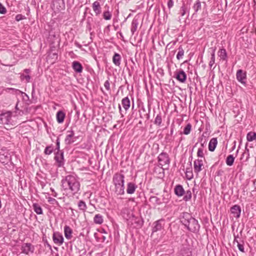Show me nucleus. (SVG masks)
I'll list each match as a JSON object with an SVG mask.
<instances>
[{"label": "nucleus", "mask_w": 256, "mask_h": 256, "mask_svg": "<svg viewBox=\"0 0 256 256\" xmlns=\"http://www.w3.org/2000/svg\"><path fill=\"white\" fill-rule=\"evenodd\" d=\"M61 183L62 190L72 194H77L80 190V183L78 178L74 176H67L62 180Z\"/></svg>", "instance_id": "1"}, {"label": "nucleus", "mask_w": 256, "mask_h": 256, "mask_svg": "<svg viewBox=\"0 0 256 256\" xmlns=\"http://www.w3.org/2000/svg\"><path fill=\"white\" fill-rule=\"evenodd\" d=\"M181 222L188 230L192 232H197L200 230V226L198 221L188 213L184 214Z\"/></svg>", "instance_id": "2"}, {"label": "nucleus", "mask_w": 256, "mask_h": 256, "mask_svg": "<svg viewBox=\"0 0 256 256\" xmlns=\"http://www.w3.org/2000/svg\"><path fill=\"white\" fill-rule=\"evenodd\" d=\"M22 253L28 255L30 253L32 254L34 250V247L30 243H24L21 247Z\"/></svg>", "instance_id": "3"}, {"label": "nucleus", "mask_w": 256, "mask_h": 256, "mask_svg": "<svg viewBox=\"0 0 256 256\" xmlns=\"http://www.w3.org/2000/svg\"><path fill=\"white\" fill-rule=\"evenodd\" d=\"M114 184H124V176L120 173L115 174L112 178Z\"/></svg>", "instance_id": "4"}, {"label": "nucleus", "mask_w": 256, "mask_h": 256, "mask_svg": "<svg viewBox=\"0 0 256 256\" xmlns=\"http://www.w3.org/2000/svg\"><path fill=\"white\" fill-rule=\"evenodd\" d=\"M52 240L54 244L60 246L63 244L64 238L62 234L59 232H54L52 234Z\"/></svg>", "instance_id": "5"}, {"label": "nucleus", "mask_w": 256, "mask_h": 256, "mask_svg": "<svg viewBox=\"0 0 256 256\" xmlns=\"http://www.w3.org/2000/svg\"><path fill=\"white\" fill-rule=\"evenodd\" d=\"M0 120L4 124H12V114L8 112L0 115Z\"/></svg>", "instance_id": "6"}, {"label": "nucleus", "mask_w": 256, "mask_h": 256, "mask_svg": "<svg viewBox=\"0 0 256 256\" xmlns=\"http://www.w3.org/2000/svg\"><path fill=\"white\" fill-rule=\"evenodd\" d=\"M158 162L162 166L168 164L170 160L168 154L166 152H162L158 156Z\"/></svg>", "instance_id": "7"}, {"label": "nucleus", "mask_w": 256, "mask_h": 256, "mask_svg": "<svg viewBox=\"0 0 256 256\" xmlns=\"http://www.w3.org/2000/svg\"><path fill=\"white\" fill-rule=\"evenodd\" d=\"M54 159L57 162L58 167L64 166V152H58L54 156Z\"/></svg>", "instance_id": "8"}, {"label": "nucleus", "mask_w": 256, "mask_h": 256, "mask_svg": "<svg viewBox=\"0 0 256 256\" xmlns=\"http://www.w3.org/2000/svg\"><path fill=\"white\" fill-rule=\"evenodd\" d=\"M236 78L238 82L242 84H246V72L242 70H238L236 72Z\"/></svg>", "instance_id": "9"}, {"label": "nucleus", "mask_w": 256, "mask_h": 256, "mask_svg": "<svg viewBox=\"0 0 256 256\" xmlns=\"http://www.w3.org/2000/svg\"><path fill=\"white\" fill-rule=\"evenodd\" d=\"M203 162L202 160H196L194 162V168L195 172L198 174L202 170L203 166Z\"/></svg>", "instance_id": "10"}, {"label": "nucleus", "mask_w": 256, "mask_h": 256, "mask_svg": "<svg viewBox=\"0 0 256 256\" xmlns=\"http://www.w3.org/2000/svg\"><path fill=\"white\" fill-rule=\"evenodd\" d=\"M74 134L73 130L67 132V134L64 140V142L66 144H70L74 142Z\"/></svg>", "instance_id": "11"}, {"label": "nucleus", "mask_w": 256, "mask_h": 256, "mask_svg": "<svg viewBox=\"0 0 256 256\" xmlns=\"http://www.w3.org/2000/svg\"><path fill=\"white\" fill-rule=\"evenodd\" d=\"M176 78L181 82H184L186 78V74L183 70L176 72Z\"/></svg>", "instance_id": "12"}, {"label": "nucleus", "mask_w": 256, "mask_h": 256, "mask_svg": "<svg viewBox=\"0 0 256 256\" xmlns=\"http://www.w3.org/2000/svg\"><path fill=\"white\" fill-rule=\"evenodd\" d=\"M230 211L234 216L236 218H238L240 216L241 212V209L239 206L234 205L230 208Z\"/></svg>", "instance_id": "13"}, {"label": "nucleus", "mask_w": 256, "mask_h": 256, "mask_svg": "<svg viewBox=\"0 0 256 256\" xmlns=\"http://www.w3.org/2000/svg\"><path fill=\"white\" fill-rule=\"evenodd\" d=\"M92 8L96 16H98L101 13L102 8L98 1H95L92 4Z\"/></svg>", "instance_id": "14"}, {"label": "nucleus", "mask_w": 256, "mask_h": 256, "mask_svg": "<svg viewBox=\"0 0 256 256\" xmlns=\"http://www.w3.org/2000/svg\"><path fill=\"white\" fill-rule=\"evenodd\" d=\"M114 192L117 195H122L124 194V184H114Z\"/></svg>", "instance_id": "15"}, {"label": "nucleus", "mask_w": 256, "mask_h": 256, "mask_svg": "<svg viewBox=\"0 0 256 256\" xmlns=\"http://www.w3.org/2000/svg\"><path fill=\"white\" fill-rule=\"evenodd\" d=\"M137 186L133 182H128L127 184L126 192L128 194H132L136 191Z\"/></svg>", "instance_id": "16"}, {"label": "nucleus", "mask_w": 256, "mask_h": 256, "mask_svg": "<svg viewBox=\"0 0 256 256\" xmlns=\"http://www.w3.org/2000/svg\"><path fill=\"white\" fill-rule=\"evenodd\" d=\"M174 193L178 196H183L184 193V189L182 185H176L174 188Z\"/></svg>", "instance_id": "17"}, {"label": "nucleus", "mask_w": 256, "mask_h": 256, "mask_svg": "<svg viewBox=\"0 0 256 256\" xmlns=\"http://www.w3.org/2000/svg\"><path fill=\"white\" fill-rule=\"evenodd\" d=\"M72 230L69 226H66L64 227V233L66 238L68 240L71 239L72 238Z\"/></svg>", "instance_id": "18"}, {"label": "nucleus", "mask_w": 256, "mask_h": 256, "mask_svg": "<svg viewBox=\"0 0 256 256\" xmlns=\"http://www.w3.org/2000/svg\"><path fill=\"white\" fill-rule=\"evenodd\" d=\"M10 160V156L8 152L2 154V155H0V162L2 163L6 164Z\"/></svg>", "instance_id": "19"}, {"label": "nucleus", "mask_w": 256, "mask_h": 256, "mask_svg": "<svg viewBox=\"0 0 256 256\" xmlns=\"http://www.w3.org/2000/svg\"><path fill=\"white\" fill-rule=\"evenodd\" d=\"M218 144L216 138H212L210 140L208 144V150L210 151L213 152L215 150Z\"/></svg>", "instance_id": "20"}, {"label": "nucleus", "mask_w": 256, "mask_h": 256, "mask_svg": "<svg viewBox=\"0 0 256 256\" xmlns=\"http://www.w3.org/2000/svg\"><path fill=\"white\" fill-rule=\"evenodd\" d=\"M65 116H66V114L65 113L62 111V110H59L57 112V114H56V120H57V122H58V123H62L64 122V119L65 118Z\"/></svg>", "instance_id": "21"}, {"label": "nucleus", "mask_w": 256, "mask_h": 256, "mask_svg": "<svg viewBox=\"0 0 256 256\" xmlns=\"http://www.w3.org/2000/svg\"><path fill=\"white\" fill-rule=\"evenodd\" d=\"M138 25V20L136 18H134L132 22L130 30L132 35H134V32H136Z\"/></svg>", "instance_id": "22"}, {"label": "nucleus", "mask_w": 256, "mask_h": 256, "mask_svg": "<svg viewBox=\"0 0 256 256\" xmlns=\"http://www.w3.org/2000/svg\"><path fill=\"white\" fill-rule=\"evenodd\" d=\"M73 69L77 72H81L82 70V64L78 62L74 61L72 64Z\"/></svg>", "instance_id": "23"}, {"label": "nucleus", "mask_w": 256, "mask_h": 256, "mask_svg": "<svg viewBox=\"0 0 256 256\" xmlns=\"http://www.w3.org/2000/svg\"><path fill=\"white\" fill-rule=\"evenodd\" d=\"M122 104L126 110H127L130 106V100L128 97L124 98L122 100Z\"/></svg>", "instance_id": "24"}, {"label": "nucleus", "mask_w": 256, "mask_h": 256, "mask_svg": "<svg viewBox=\"0 0 256 256\" xmlns=\"http://www.w3.org/2000/svg\"><path fill=\"white\" fill-rule=\"evenodd\" d=\"M120 56L118 53H115L112 58V61L114 64L116 66H119L120 64Z\"/></svg>", "instance_id": "25"}, {"label": "nucleus", "mask_w": 256, "mask_h": 256, "mask_svg": "<svg viewBox=\"0 0 256 256\" xmlns=\"http://www.w3.org/2000/svg\"><path fill=\"white\" fill-rule=\"evenodd\" d=\"M32 208L34 210L36 213L38 214H42V210L41 206L38 204L34 203L32 204Z\"/></svg>", "instance_id": "26"}, {"label": "nucleus", "mask_w": 256, "mask_h": 256, "mask_svg": "<svg viewBox=\"0 0 256 256\" xmlns=\"http://www.w3.org/2000/svg\"><path fill=\"white\" fill-rule=\"evenodd\" d=\"M94 222L96 224H102L104 222L102 216L100 214H96L94 218Z\"/></svg>", "instance_id": "27"}, {"label": "nucleus", "mask_w": 256, "mask_h": 256, "mask_svg": "<svg viewBox=\"0 0 256 256\" xmlns=\"http://www.w3.org/2000/svg\"><path fill=\"white\" fill-rule=\"evenodd\" d=\"M161 222H162V220H159L156 222L154 224V226L152 228L153 232H157V231L161 230V228H162Z\"/></svg>", "instance_id": "28"}, {"label": "nucleus", "mask_w": 256, "mask_h": 256, "mask_svg": "<svg viewBox=\"0 0 256 256\" xmlns=\"http://www.w3.org/2000/svg\"><path fill=\"white\" fill-rule=\"evenodd\" d=\"M218 56L223 60H226L227 58V54L224 48L220 49L218 52Z\"/></svg>", "instance_id": "29"}, {"label": "nucleus", "mask_w": 256, "mask_h": 256, "mask_svg": "<svg viewBox=\"0 0 256 256\" xmlns=\"http://www.w3.org/2000/svg\"><path fill=\"white\" fill-rule=\"evenodd\" d=\"M246 140L248 142H252L256 140V133L253 132H249L247 134Z\"/></svg>", "instance_id": "30"}, {"label": "nucleus", "mask_w": 256, "mask_h": 256, "mask_svg": "<svg viewBox=\"0 0 256 256\" xmlns=\"http://www.w3.org/2000/svg\"><path fill=\"white\" fill-rule=\"evenodd\" d=\"M192 8L194 11V12H197L199 10L201 9V3L199 0H196V2L192 6Z\"/></svg>", "instance_id": "31"}, {"label": "nucleus", "mask_w": 256, "mask_h": 256, "mask_svg": "<svg viewBox=\"0 0 256 256\" xmlns=\"http://www.w3.org/2000/svg\"><path fill=\"white\" fill-rule=\"evenodd\" d=\"M234 160V158L232 155H229L226 159V164L228 166H231L233 164Z\"/></svg>", "instance_id": "32"}, {"label": "nucleus", "mask_w": 256, "mask_h": 256, "mask_svg": "<svg viewBox=\"0 0 256 256\" xmlns=\"http://www.w3.org/2000/svg\"><path fill=\"white\" fill-rule=\"evenodd\" d=\"M102 16L104 20H110L112 18V13L110 11L106 10L103 12Z\"/></svg>", "instance_id": "33"}, {"label": "nucleus", "mask_w": 256, "mask_h": 256, "mask_svg": "<svg viewBox=\"0 0 256 256\" xmlns=\"http://www.w3.org/2000/svg\"><path fill=\"white\" fill-rule=\"evenodd\" d=\"M178 52L176 55V58L179 60L182 58V56L184 55V50L182 49V46H180L178 48Z\"/></svg>", "instance_id": "34"}, {"label": "nucleus", "mask_w": 256, "mask_h": 256, "mask_svg": "<svg viewBox=\"0 0 256 256\" xmlns=\"http://www.w3.org/2000/svg\"><path fill=\"white\" fill-rule=\"evenodd\" d=\"M162 122V118L160 114H157L156 118H155L154 123V124L160 126Z\"/></svg>", "instance_id": "35"}, {"label": "nucleus", "mask_w": 256, "mask_h": 256, "mask_svg": "<svg viewBox=\"0 0 256 256\" xmlns=\"http://www.w3.org/2000/svg\"><path fill=\"white\" fill-rule=\"evenodd\" d=\"M215 50H212V52L211 54L210 60L209 62V66L212 68L215 62Z\"/></svg>", "instance_id": "36"}, {"label": "nucleus", "mask_w": 256, "mask_h": 256, "mask_svg": "<svg viewBox=\"0 0 256 256\" xmlns=\"http://www.w3.org/2000/svg\"><path fill=\"white\" fill-rule=\"evenodd\" d=\"M186 178L190 180L193 178V174L190 168H186Z\"/></svg>", "instance_id": "37"}, {"label": "nucleus", "mask_w": 256, "mask_h": 256, "mask_svg": "<svg viewBox=\"0 0 256 256\" xmlns=\"http://www.w3.org/2000/svg\"><path fill=\"white\" fill-rule=\"evenodd\" d=\"M78 206L80 210H82L84 211L86 210V204L85 202H84L82 200H80L78 202Z\"/></svg>", "instance_id": "38"}, {"label": "nucleus", "mask_w": 256, "mask_h": 256, "mask_svg": "<svg viewBox=\"0 0 256 256\" xmlns=\"http://www.w3.org/2000/svg\"><path fill=\"white\" fill-rule=\"evenodd\" d=\"M192 126L190 124H188L184 128V134H188L190 133L191 130Z\"/></svg>", "instance_id": "39"}, {"label": "nucleus", "mask_w": 256, "mask_h": 256, "mask_svg": "<svg viewBox=\"0 0 256 256\" xmlns=\"http://www.w3.org/2000/svg\"><path fill=\"white\" fill-rule=\"evenodd\" d=\"M192 198V192L190 190L186 191V195L184 196V200L185 201H188L190 200Z\"/></svg>", "instance_id": "40"}, {"label": "nucleus", "mask_w": 256, "mask_h": 256, "mask_svg": "<svg viewBox=\"0 0 256 256\" xmlns=\"http://www.w3.org/2000/svg\"><path fill=\"white\" fill-rule=\"evenodd\" d=\"M53 152V148L52 146H46L44 150V154H50Z\"/></svg>", "instance_id": "41"}, {"label": "nucleus", "mask_w": 256, "mask_h": 256, "mask_svg": "<svg viewBox=\"0 0 256 256\" xmlns=\"http://www.w3.org/2000/svg\"><path fill=\"white\" fill-rule=\"evenodd\" d=\"M20 78L22 80H26V82H28L30 80V76L28 75H24V74H22L20 75Z\"/></svg>", "instance_id": "42"}, {"label": "nucleus", "mask_w": 256, "mask_h": 256, "mask_svg": "<svg viewBox=\"0 0 256 256\" xmlns=\"http://www.w3.org/2000/svg\"><path fill=\"white\" fill-rule=\"evenodd\" d=\"M197 156L198 157H200V158H204V154L203 148H198V152H197Z\"/></svg>", "instance_id": "43"}, {"label": "nucleus", "mask_w": 256, "mask_h": 256, "mask_svg": "<svg viewBox=\"0 0 256 256\" xmlns=\"http://www.w3.org/2000/svg\"><path fill=\"white\" fill-rule=\"evenodd\" d=\"M198 141L200 143H204L205 142H206L207 138L206 136H204V134H202L198 139Z\"/></svg>", "instance_id": "44"}, {"label": "nucleus", "mask_w": 256, "mask_h": 256, "mask_svg": "<svg viewBox=\"0 0 256 256\" xmlns=\"http://www.w3.org/2000/svg\"><path fill=\"white\" fill-rule=\"evenodd\" d=\"M6 12V8L0 3V14H5Z\"/></svg>", "instance_id": "45"}, {"label": "nucleus", "mask_w": 256, "mask_h": 256, "mask_svg": "<svg viewBox=\"0 0 256 256\" xmlns=\"http://www.w3.org/2000/svg\"><path fill=\"white\" fill-rule=\"evenodd\" d=\"M186 12V8L184 6H182L180 8V14L182 16H183L185 14Z\"/></svg>", "instance_id": "46"}, {"label": "nucleus", "mask_w": 256, "mask_h": 256, "mask_svg": "<svg viewBox=\"0 0 256 256\" xmlns=\"http://www.w3.org/2000/svg\"><path fill=\"white\" fill-rule=\"evenodd\" d=\"M25 18L24 16L22 14H18L16 16V20L18 22Z\"/></svg>", "instance_id": "47"}, {"label": "nucleus", "mask_w": 256, "mask_h": 256, "mask_svg": "<svg viewBox=\"0 0 256 256\" xmlns=\"http://www.w3.org/2000/svg\"><path fill=\"white\" fill-rule=\"evenodd\" d=\"M238 250L242 252H244V246L242 244H240L238 242Z\"/></svg>", "instance_id": "48"}, {"label": "nucleus", "mask_w": 256, "mask_h": 256, "mask_svg": "<svg viewBox=\"0 0 256 256\" xmlns=\"http://www.w3.org/2000/svg\"><path fill=\"white\" fill-rule=\"evenodd\" d=\"M104 86L107 90H110V84L108 80H107L104 82Z\"/></svg>", "instance_id": "49"}, {"label": "nucleus", "mask_w": 256, "mask_h": 256, "mask_svg": "<svg viewBox=\"0 0 256 256\" xmlns=\"http://www.w3.org/2000/svg\"><path fill=\"white\" fill-rule=\"evenodd\" d=\"M174 6V1L173 0H168V6L169 9L172 8Z\"/></svg>", "instance_id": "50"}, {"label": "nucleus", "mask_w": 256, "mask_h": 256, "mask_svg": "<svg viewBox=\"0 0 256 256\" xmlns=\"http://www.w3.org/2000/svg\"><path fill=\"white\" fill-rule=\"evenodd\" d=\"M190 252H184V253H182L180 256H190Z\"/></svg>", "instance_id": "51"}, {"label": "nucleus", "mask_w": 256, "mask_h": 256, "mask_svg": "<svg viewBox=\"0 0 256 256\" xmlns=\"http://www.w3.org/2000/svg\"><path fill=\"white\" fill-rule=\"evenodd\" d=\"M24 72L26 74H28L30 73V69H28V68L24 69Z\"/></svg>", "instance_id": "52"}, {"label": "nucleus", "mask_w": 256, "mask_h": 256, "mask_svg": "<svg viewBox=\"0 0 256 256\" xmlns=\"http://www.w3.org/2000/svg\"><path fill=\"white\" fill-rule=\"evenodd\" d=\"M56 146H57V149L59 150L60 148V142L58 141V140H56Z\"/></svg>", "instance_id": "53"}, {"label": "nucleus", "mask_w": 256, "mask_h": 256, "mask_svg": "<svg viewBox=\"0 0 256 256\" xmlns=\"http://www.w3.org/2000/svg\"><path fill=\"white\" fill-rule=\"evenodd\" d=\"M46 245L50 248V250H52L51 246L47 242H46Z\"/></svg>", "instance_id": "54"}, {"label": "nucleus", "mask_w": 256, "mask_h": 256, "mask_svg": "<svg viewBox=\"0 0 256 256\" xmlns=\"http://www.w3.org/2000/svg\"><path fill=\"white\" fill-rule=\"evenodd\" d=\"M200 144H201V146H202V148H203V147H204L205 146H206V142H205L204 143V142H203V143H200Z\"/></svg>", "instance_id": "55"}, {"label": "nucleus", "mask_w": 256, "mask_h": 256, "mask_svg": "<svg viewBox=\"0 0 256 256\" xmlns=\"http://www.w3.org/2000/svg\"><path fill=\"white\" fill-rule=\"evenodd\" d=\"M247 146H248V144H246V145L245 149H246V150H247L248 152L249 150L247 148Z\"/></svg>", "instance_id": "56"}, {"label": "nucleus", "mask_w": 256, "mask_h": 256, "mask_svg": "<svg viewBox=\"0 0 256 256\" xmlns=\"http://www.w3.org/2000/svg\"><path fill=\"white\" fill-rule=\"evenodd\" d=\"M167 200H168V198H166V199L164 198V202H168Z\"/></svg>", "instance_id": "57"}, {"label": "nucleus", "mask_w": 256, "mask_h": 256, "mask_svg": "<svg viewBox=\"0 0 256 256\" xmlns=\"http://www.w3.org/2000/svg\"><path fill=\"white\" fill-rule=\"evenodd\" d=\"M118 108H119L120 111L122 110L121 106L120 104L118 106Z\"/></svg>", "instance_id": "58"}, {"label": "nucleus", "mask_w": 256, "mask_h": 256, "mask_svg": "<svg viewBox=\"0 0 256 256\" xmlns=\"http://www.w3.org/2000/svg\"><path fill=\"white\" fill-rule=\"evenodd\" d=\"M16 109H18V104H16Z\"/></svg>", "instance_id": "59"}, {"label": "nucleus", "mask_w": 256, "mask_h": 256, "mask_svg": "<svg viewBox=\"0 0 256 256\" xmlns=\"http://www.w3.org/2000/svg\"><path fill=\"white\" fill-rule=\"evenodd\" d=\"M54 196H55V197H56V192H55V194H54Z\"/></svg>", "instance_id": "60"}, {"label": "nucleus", "mask_w": 256, "mask_h": 256, "mask_svg": "<svg viewBox=\"0 0 256 256\" xmlns=\"http://www.w3.org/2000/svg\"><path fill=\"white\" fill-rule=\"evenodd\" d=\"M8 90H14V88H8Z\"/></svg>", "instance_id": "61"}, {"label": "nucleus", "mask_w": 256, "mask_h": 256, "mask_svg": "<svg viewBox=\"0 0 256 256\" xmlns=\"http://www.w3.org/2000/svg\"><path fill=\"white\" fill-rule=\"evenodd\" d=\"M0 155H2V154L0 152Z\"/></svg>", "instance_id": "62"}, {"label": "nucleus", "mask_w": 256, "mask_h": 256, "mask_svg": "<svg viewBox=\"0 0 256 256\" xmlns=\"http://www.w3.org/2000/svg\"><path fill=\"white\" fill-rule=\"evenodd\" d=\"M0 93H1V92H0Z\"/></svg>", "instance_id": "63"}]
</instances>
